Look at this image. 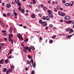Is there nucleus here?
I'll list each match as a JSON object with an SVG mask.
<instances>
[{
    "label": "nucleus",
    "mask_w": 74,
    "mask_h": 74,
    "mask_svg": "<svg viewBox=\"0 0 74 74\" xmlns=\"http://www.w3.org/2000/svg\"><path fill=\"white\" fill-rule=\"evenodd\" d=\"M17 37H18V38H19V39H21V41H22V40H23V39L22 38V35L18 33L17 34Z\"/></svg>",
    "instance_id": "nucleus-1"
},
{
    "label": "nucleus",
    "mask_w": 74,
    "mask_h": 74,
    "mask_svg": "<svg viewBox=\"0 0 74 74\" xmlns=\"http://www.w3.org/2000/svg\"><path fill=\"white\" fill-rule=\"evenodd\" d=\"M29 49V47H24L23 49V51L24 52H26L27 51H28V49Z\"/></svg>",
    "instance_id": "nucleus-2"
},
{
    "label": "nucleus",
    "mask_w": 74,
    "mask_h": 74,
    "mask_svg": "<svg viewBox=\"0 0 74 74\" xmlns=\"http://www.w3.org/2000/svg\"><path fill=\"white\" fill-rule=\"evenodd\" d=\"M64 22H66V23H68V24H70L71 22H72V21L71 20H69V21H66L65 20L64 21Z\"/></svg>",
    "instance_id": "nucleus-3"
},
{
    "label": "nucleus",
    "mask_w": 74,
    "mask_h": 74,
    "mask_svg": "<svg viewBox=\"0 0 74 74\" xmlns=\"http://www.w3.org/2000/svg\"><path fill=\"white\" fill-rule=\"evenodd\" d=\"M64 18L66 20H69L70 19V17L69 16H65Z\"/></svg>",
    "instance_id": "nucleus-4"
},
{
    "label": "nucleus",
    "mask_w": 74,
    "mask_h": 74,
    "mask_svg": "<svg viewBox=\"0 0 74 74\" xmlns=\"http://www.w3.org/2000/svg\"><path fill=\"white\" fill-rule=\"evenodd\" d=\"M42 25L44 26H46L47 25V23L45 21H44L42 23Z\"/></svg>",
    "instance_id": "nucleus-5"
},
{
    "label": "nucleus",
    "mask_w": 74,
    "mask_h": 74,
    "mask_svg": "<svg viewBox=\"0 0 74 74\" xmlns=\"http://www.w3.org/2000/svg\"><path fill=\"white\" fill-rule=\"evenodd\" d=\"M69 5L70 6H72L73 5V1H71L70 2Z\"/></svg>",
    "instance_id": "nucleus-6"
},
{
    "label": "nucleus",
    "mask_w": 74,
    "mask_h": 74,
    "mask_svg": "<svg viewBox=\"0 0 74 74\" xmlns=\"http://www.w3.org/2000/svg\"><path fill=\"white\" fill-rule=\"evenodd\" d=\"M4 60L2 59L0 61V64H3L4 63V62H4Z\"/></svg>",
    "instance_id": "nucleus-7"
},
{
    "label": "nucleus",
    "mask_w": 74,
    "mask_h": 74,
    "mask_svg": "<svg viewBox=\"0 0 74 74\" xmlns=\"http://www.w3.org/2000/svg\"><path fill=\"white\" fill-rule=\"evenodd\" d=\"M66 16V13L64 12H62V16Z\"/></svg>",
    "instance_id": "nucleus-8"
},
{
    "label": "nucleus",
    "mask_w": 74,
    "mask_h": 74,
    "mask_svg": "<svg viewBox=\"0 0 74 74\" xmlns=\"http://www.w3.org/2000/svg\"><path fill=\"white\" fill-rule=\"evenodd\" d=\"M58 14L59 15H60V16H62V12H61L59 11L58 12Z\"/></svg>",
    "instance_id": "nucleus-9"
},
{
    "label": "nucleus",
    "mask_w": 74,
    "mask_h": 74,
    "mask_svg": "<svg viewBox=\"0 0 74 74\" xmlns=\"http://www.w3.org/2000/svg\"><path fill=\"white\" fill-rule=\"evenodd\" d=\"M9 38H12L13 37V34H11L9 35Z\"/></svg>",
    "instance_id": "nucleus-10"
},
{
    "label": "nucleus",
    "mask_w": 74,
    "mask_h": 74,
    "mask_svg": "<svg viewBox=\"0 0 74 74\" xmlns=\"http://www.w3.org/2000/svg\"><path fill=\"white\" fill-rule=\"evenodd\" d=\"M9 38V41L10 42L11 41V42L12 44H13V40H12V39H11V38Z\"/></svg>",
    "instance_id": "nucleus-11"
},
{
    "label": "nucleus",
    "mask_w": 74,
    "mask_h": 74,
    "mask_svg": "<svg viewBox=\"0 0 74 74\" xmlns=\"http://www.w3.org/2000/svg\"><path fill=\"white\" fill-rule=\"evenodd\" d=\"M49 16L50 18H52L53 16V14H49Z\"/></svg>",
    "instance_id": "nucleus-12"
},
{
    "label": "nucleus",
    "mask_w": 74,
    "mask_h": 74,
    "mask_svg": "<svg viewBox=\"0 0 74 74\" xmlns=\"http://www.w3.org/2000/svg\"><path fill=\"white\" fill-rule=\"evenodd\" d=\"M7 69L6 68H3V72H5L7 71Z\"/></svg>",
    "instance_id": "nucleus-13"
},
{
    "label": "nucleus",
    "mask_w": 74,
    "mask_h": 74,
    "mask_svg": "<svg viewBox=\"0 0 74 74\" xmlns=\"http://www.w3.org/2000/svg\"><path fill=\"white\" fill-rule=\"evenodd\" d=\"M6 6H7V8H10L11 7V5L10 4H7L6 5Z\"/></svg>",
    "instance_id": "nucleus-14"
},
{
    "label": "nucleus",
    "mask_w": 74,
    "mask_h": 74,
    "mask_svg": "<svg viewBox=\"0 0 74 74\" xmlns=\"http://www.w3.org/2000/svg\"><path fill=\"white\" fill-rule=\"evenodd\" d=\"M31 48L32 51H34L35 50V48L33 46H31Z\"/></svg>",
    "instance_id": "nucleus-15"
},
{
    "label": "nucleus",
    "mask_w": 74,
    "mask_h": 74,
    "mask_svg": "<svg viewBox=\"0 0 74 74\" xmlns=\"http://www.w3.org/2000/svg\"><path fill=\"white\" fill-rule=\"evenodd\" d=\"M27 57L28 58H29V59H31L32 58V56H30L29 55H28L27 56Z\"/></svg>",
    "instance_id": "nucleus-16"
},
{
    "label": "nucleus",
    "mask_w": 74,
    "mask_h": 74,
    "mask_svg": "<svg viewBox=\"0 0 74 74\" xmlns=\"http://www.w3.org/2000/svg\"><path fill=\"white\" fill-rule=\"evenodd\" d=\"M15 3L17 4L19 3V0H15Z\"/></svg>",
    "instance_id": "nucleus-17"
},
{
    "label": "nucleus",
    "mask_w": 74,
    "mask_h": 74,
    "mask_svg": "<svg viewBox=\"0 0 74 74\" xmlns=\"http://www.w3.org/2000/svg\"><path fill=\"white\" fill-rule=\"evenodd\" d=\"M8 59H7L6 60H5V63H8Z\"/></svg>",
    "instance_id": "nucleus-18"
},
{
    "label": "nucleus",
    "mask_w": 74,
    "mask_h": 74,
    "mask_svg": "<svg viewBox=\"0 0 74 74\" xmlns=\"http://www.w3.org/2000/svg\"><path fill=\"white\" fill-rule=\"evenodd\" d=\"M31 17L32 18H35V15L33 14L31 16Z\"/></svg>",
    "instance_id": "nucleus-19"
},
{
    "label": "nucleus",
    "mask_w": 74,
    "mask_h": 74,
    "mask_svg": "<svg viewBox=\"0 0 74 74\" xmlns=\"http://www.w3.org/2000/svg\"><path fill=\"white\" fill-rule=\"evenodd\" d=\"M72 32V33H73V29H70V32H69V33H71Z\"/></svg>",
    "instance_id": "nucleus-20"
},
{
    "label": "nucleus",
    "mask_w": 74,
    "mask_h": 74,
    "mask_svg": "<svg viewBox=\"0 0 74 74\" xmlns=\"http://www.w3.org/2000/svg\"><path fill=\"white\" fill-rule=\"evenodd\" d=\"M20 11L22 13H24L25 12V10L23 9H21Z\"/></svg>",
    "instance_id": "nucleus-21"
},
{
    "label": "nucleus",
    "mask_w": 74,
    "mask_h": 74,
    "mask_svg": "<svg viewBox=\"0 0 74 74\" xmlns=\"http://www.w3.org/2000/svg\"><path fill=\"white\" fill-rule=\"evenodd\" d=\"M73 35H74V33L71 35H68V38H70V37H71L72 36H73Z\"/></svg>",
    "instance_id": "nucleus-22"
},
{
    "label": "nucleus",
    "mask_w": 74,
    "mask_h": 74,
    "mask_svg": "<svg viewBox=\"0 0 74 74\" xmlns=\"http://www.w3.org/2000/svg\"><path fill=\"white\" fill-rule=\"evenodd\" d=\"M61 7L60 6H58L57 7V8L58 10H60V9L61 8Z\"/></svg>",
    "instance_id": "nucleus-23"
},
{
    "label": "nucleus",
    "mask_w": 74,
    "mask_h": 74,
    "mask_svg": "<svg viewBox=\"0 0 74 74\" xmlns=\"http://www.w3.org/2000/svg\"><path fill=\"white\" fill-rule=\"evenodd\" d=\"M30 62H31L32 64H33V63H34V61L33 59H31L30 61Z\"/></svg>",
    "instance_id": "nucleus-24"
},
{
    "label": "nucleus",
    "mask_w": 74,
    "mask_h": 74,
    "mask_svg": "<svg viewBox=\"0 0 74 74\" xmlns=\"http://www.w3.org/2000/svg\"><path fill=\"white\" fill-rule=\"evenodd\" d=\"M35 73V71H34V70H33L32 71L31 74H34Z\"/></svg>",
    "instance_id": "nucleus-25"
},
{
    "label": "nucleus",
    "mask_w": 74,
    "mask_h": 74,
    "mask_svg": "<svg viewBox=\"0 0 74 74\" xmlns=\"http://www.w3.org/2000/svg\"><path fill=\"white\" fill-rule=\"evenodd\" d=\"M14 33H16V28L15 27H14Z\"/></svg>",
    "instance_id": "nucleus-26"
},
{
    "label": "nucleus",
    "mask_w": 74,
    "mask_h": 74,
    "mask_svg": "<svg viewBox=\"0 0 74 74\" xmlns=\"http://www.w3.org/2000/svg\"><path fill=\"white\" fill-rule=\"evenodd\" d=\"M46 18L47 21H49V17L48 16H47Z\"/></svg>",
    "instance_id": "nucleus-27"
},
{
    "label": "nucleus",
    "mask_w": 74,
    "mask_h": 74,
    "mask_svg": "<svg viewBox=\"0 0 74 74\" xmlns=\"http://www.w3.org/2000/svg\"><path fill=\"white\" fill-rule=\"evenodd\" d=\"M33 1V4H35L36 3V0H32Z\"/></svg>",
    "instance_id": "nucleus-28"
},
{
    "label": "nucleus",
    "mask_w": 74,
    "mask_h": 74,
    "mask_svg": "<svg viewBox=\"0 0 74 74\" xmlns=\"http://www.w3.org/2000/svg\"><path fill=\"white\" fill-rule=\"evenodd\" d=\"M28 38H27L24 40V42H27V41H28Z\"/></svg>",
    "instance_id": "nucleus-29"
},
{
    "label": "nucleus",
    "mask_w": 74,
    "mask_h": 74,
    "mask_svg": "<svg viewBox=\"0 0 74 74\" xmlns=\"http://www.w3.org/2000/svg\"><path fill=\"white\" fill-rule=\"evenodd\" d=\"M70 30V28H68V29H66V32H69Z\"/></svg>",
    "instance_id": "nucleus-30"
},
{
    "label": "nucleus",
    "mask_w": 74,
    "mask_h": 74,
    "mask_svg": "<svg viewBox=\"0 0 74 74\" xmlns=\"http://www.w3.org/2000/svg\"><path fill=\"white\" fill-rule=\"evenodd\" d=\"M10 71H9L8 70L7 71H6V74H10Z\"/></svg>",
    "instance_id": "nucleus-31"
},
{
    "label": "nucleus",
    "mask_w": 74,
    "mask_h": 74,
    "mask_svg": "<svg viewBox=\"0 0 74 74\" xmlns=\"http://www.w3.org/2000/svg\"><path fill=\"white\" fill-rule=\"evenodd\" d=\"M32 65H33H33L34 68H35V67H36V64H35V63H34L33 64H32Z\"/></svg>",
    "instance_id": "nucleus-32"
},
{
    "label": "nucleus",
    "mask_w": 74,
    "mask_h": 74,
    "mask_svg": "<svg viewBox=\"0 0 74 74\" xmlns=\"http://www.w3.org/2000/svg\"><path fill=\"white\" fill-rule=\"evenodd\" d=\"M69 5V3H66L65 4V5L66 6H68Z\"/></svg>",
    "instance_id": "nucleus-33"
},
{
    "label": "nucleus",
    "mask_w": 74,
    "mask_h": 74,
    "mask_svg": "<svg viewBox=\"0 0 74 74\" xmlns=\"http://www.w3.org/2000/svg\"><path fill=\"white\" fill-rule=\"evenodd\" d=\"M39 23H42V21L41 20H40V21H39Z\"/></svg>",
    "instance_id": "nucleus-34"
},
{
    "label": "nucleus",
    "mask_w": 74,
    "mask_h": 74,
    "mask_svg": "<svg viewBox=\"0 0 74 74\" xmlns=\"http://www.w3.org/2000/svg\"><path fill=\"white\" fill-rule=\"evenodd\" d=\"M7 15L8 16H10V15H11V13L9 12L8 13Z\"/></svg>",
    "instance_id": "nucleus-35"
},
{
    "label": "nucleus",
    "mask_w": 74,
    "mask_h": 74,
    "mask_svg": "<svg viewBox=\"0 0 74 74\" xmlns=\"http://www.w3.org/2000/svg\"><path fill=\"white\" fill-rule=\"evenodd\" d=\"M14 15H15V16H17V15H18V14H17V13L15 12H14Z\"/></svg>",
    "instance_id": "nucleus-36"
},
{
    "label": "nucleus",
    "mask_w": 74,
    "mask_h": 74,
    "mask_svg": "<svg viewBox=\"0 0 74 74\" xmlns=\"http://www.w3.org/2000/svg\"><path fill=\"white\" fill-rule=\"evenodd\" d=\"M29 63H30V61H29V60H27V63L28 64H29Z\"/></svg>",
    "instance_id": "nucleus-37"
},
{
    "label": "nucleus",
    "mask_w": 74,
    "mask_h": 74,
    "mask_svg": "<svg viewBox=\"0 0 74 74\" xmlns=\"http://www.w3.org/2000/svg\"><path fill=\"white\" fill-rule=\"evenodd\" d=\"M56 37V35L53 36H52V38H53V39H55V38Z\"/></svg>",
    "instance_id": "nucleus-38"
},
{
    "label": "nucleus",
    "mask_w": 74,
    "mask_h": 74,
    "mask_svg": "<svg viewBox=\"0 0 74 74\" xmlns=\"http://www.w3.org/2000/svg\"><path fill=\"white\" fill-rule=\"evenodd\" d=\"M17 4H18V6H21V3L19 2L18 3H17Z\"/></svg>",
    "instance_id": "nucleus-39"
},
{
    "label": "nucleus",
    "mask_w": 74,
    "mask_h": 74,
    "mask_svg": "<svg viewBox=\"0 0 74 74\" xmlns=\"http://www.w3.org/2000/svg\"><path fill=\"white\" fill-rule=\"evenodd\" d=\"M28 48H29V50H28L29 52H30V51H31V48H30V47H29Z\"/></svg>",
    "instance_id": "nucleus-40"
},
{
    "label": "nucleus",
    "mask_w": 74,
    "mask_h": 74,
    "mask_svg": "<svg viewBox=\"0 0 74 74\" xmlns=\"http://www.w3.org/2000/svg\"><path fill=\"white\" fill-rule=\"evenodd\" d=\"M8 71H9L10 72H11V71H12V69H10L9 70H8Z\"/></svg>",
    "instance_id": "nucleus-41"
},
{
    "label": "nucleus",
    "mask_w": 74,
    "mask_h": 74,
    "mask_svg": "<svg viewBox=\"0 0 74 74\" xmlns=\"http://www.w3.org/2000/svg\"><path fill=\"white\" fill-rule=\"evenodd\" d=\"M47 12H49V14H51V11L50 10H48L47 11Z\"/></svg>",
    "instance_id": "nucleus-42"
},
{
    "label": "nucleus",
    "mask_w": 74,
    "mask_h": 74,
    "mask_svg": "<svg viewBox=\"0 0 74 74\" xmlns=\"http://www.w3.org/2000/svg\"><path fill=\"white\" fill-rule=\"evenodd\" d=\"M42 19L44 20H45V19H46V17H45L44 16H43L42 17Z\"/></svg>",
    "instance_id": "nucleus-43"
},
{
    "label": "nucleus",
    "mask_w": 74,
    "mask_h": 74,
    "mask_svg": "<svg viewBox=\"0 0 74 74\" xmlns=\"http://www.w3.org/2000/svg\"><path fill=\"white\" fill-rule=\"evenodd\" d=\"M18 10H19V11H21V9H22V8H21V7H20L18 8Z\"/></svg>",
    "instance_id": "nucleus-44"
},
{
    "label": "nucleus",
    "mask_w": 74,
    "mask_h": 74,
    "mask_svg": "<svg viewBox=\"0 0 74 74\" xmlns=\"http://www.w3.org/2000/svg\"><path fill=\"white\" fill-rule=\"evenodd\" d=\"M3 35H4V36H7V34L6 33H3Z\"/></svg>",
    "instance_id": "nucleus-45"
},
{
    "label": "nucleus",
    "mask_w": 74,
    "mask_h": 74,
    "mask_svg": "<svg viewBox=\"0 0 74 74\" xmlns=\"http://www.w3.org/2000/svg\"><path fill=\"white\" fill-rule=\"evenodd\" d=\"M39 16L40 17H41L42 16V14H41L39 13Z\"/></svg>",
    "instance_id": "nucleus-46"
},
{
    "label": "nucleus",
    "mask_w": 74,
    "mask_h": 74,
    "mask_svg": "<svg viewBox=\"0 0 74 74\" xmlns=\"http://www.w3.org/2000/svg\"><path fill=\"white\" fill-rule=\"evenodd\" d=\"M29 65H30V66H31V67H33V65H31V62L29 61Z\"/></svg>",
    "instance_id": "nucleus-47"
},
{
    "label": "nucleus",
    "mask_w": 74,
    "mask_h": 74,
    "mask_svg": "<svg viewBox=\"0 0 74 74\" xmlns=\"http://www.w3.org/2000/svg\"><path fill=\"white\" fill-rule=\"evenodd\" d=\"M43 10H47V8L45 7H44L43 8Z\"/></svg>",
    "instance_id": "nucleus-48"
},
{
    "label": "nucleus",
    "mask_w": 74,
    "mask_h": 74,
    "mask_svg": "<svg viewBox=\"0 0 74 74\" xmlns=\"http://www.w3.org/2000/svg\"><path fill=\"white\" fill-rule=\"evenodd\" d=\"M1 25L3 26V27H5V25L3 23H2L1 24Z\"/></svg>",
    "instance_id": "nucleus-49"
},
{
    "label": "nucleus",
    "mask_w": 74,
    "mask_h": 74,
    "mask_svg": "<svg viewBox=\"0 0 74 74\" xmlns=\"http://www.w3.org/2000/svg\"><path fill=\"white\" fill-rule=\"evenodd\" d=\"M53 42V40H50V44H51Z\"/></svg>",
    "instance_id": "nucleus-50"
},
{
    "label": "nucleus",
    "mask_w": 74,
    "mask_h": 74,
    "mask_svg": "<svg viewBox=\"0 0 74 74\" xmlns=\"http://www.w3.org/2000/svg\"><path fill=\"white\" fill-rule=\"evenodd\" d=\"M2 33H6V31L5 30L2 31Z\"/></svg>",
    "instance_id": "nucleus-51"
},
{
    "label": "nucleus",
    "mask_w": 74,
    "mask_h": 74,
    "mask_svg": "<svg viewBox=\"0 0 74 74\" xmlns=\"http://www.w3.org/2000/svg\"><path fill=\"white\" fill-rule=\"evenodd\" d=\"M62 3L64 4H65V1L64 0H63L62 1Z\"/></svg>",
    "instance_id": "nucleus-52"
},
{
    "label": "nucleus",
    "mask_w": 74,
    "mask_h": 74,
    "mask_svg": "<svg viewBox=\"0 0 74 74\" xmlns=\"http://www.w3.org/2000/svg\"><path fill=\"white\" fill-rule=\"evenodd\" d=\"M49 26L50 27H53V25L52 24H51Z\"/></svg>",
    "instance_id": "nucleus-53"
},
{
    "label": "nucleus",
    "mask_w": 74,
    "mask_h": 74,
    "mask_svg": "<svg viewBox=\"0 0 74 74\" xmlns=\"http://www.w3.org/2000/svg\"><path fill=\"white\" fill-rule=\"evenodd\" d=\"M10 30H13V29L12 27H10Z\"/></svg>",
    "instance_id": "nucleus-54"
},
{
    "label": "nucleus",
    "mask_w": 74,
    "mask_h": 74,
    "mask_svg": "<svg viewBox=\"0 0 74 74\" xmlns=\"http://www.w3.org/2000/svg\"><path fill=\"white\" fill-rule=\"evenodd\" d=\"M35 11L36 12H38V9H36Z\"/></svg>",
    "instance_id": "nucleus-55"
},
{
    "label": "nucleus",
    "mask_w": 74,
    "mask_h": 74,
    "mask_svg": "<svg viewBox=\"0 0 74 74\" xmlns=\"http://www.w3.org/2000/svg\"><path fill=\"white\" fill-rule=\"evenodd\" d=\"M54 11L55 12H57V10H56V9L55 8L54 10Z\"/></svg>",
    "instance_id": "nucleus-56"
},
{
    "label": "nucleus",
    "mask_w": 74,
    "mask_h": 74,
    "mask_svg": "<svg viewBox=\"0 0 74 74\" xmlns=\"http://www.w3.org/2000/svg\"><path fill=\"white\" fill-rule=\"evenodd\" d=\"M25 70L26 71H27L28 70V68L26 67L25 68Z\"/></svg>",
    "instance_id": "nucleus-57"
},
{
    "label": "nucleus",
    "mask_w": 74,
    "mask_h": 74,
    "mask_svg": "<svg viewBox=\"0 0 74 74\" xmlns=\"http://www.w3.org/2000/svg\"><path fill=\"white\" fill-rule=\"evenodd\" d=\"M19 26L22 27V26H23V25H22V24H21L19 25Z\"/></svg>",
    "instance_id": "nucleus-58"
},
{
    "label": "nucleus",
    "mask_w": 74,
    "mask_h": 74,
    "mask_svg": "<svg viewBox=\"0 0 74 74\" xmlns=\"http://www.w3.org/2000/svg\"><path fill=\"white\" fill-rule=\"evenodd\" d=\"M63 20H60V22H63Z\"/></svg>",
    "instance_id": "nucleus-59"
},
{
    "label": "nucleus",
    "mask_w": 74,
    "mask_h": 74,
    "mask_svg": "<svg viewBox=\"0 0 74 74\" xmlns=\"http://www.w3.org/2000/svg\"><path fill=\"white\" fill-rule=\"evenodd\" d=\"M29 6L30 8H32V5H29Z\"/></svg>",
    "instance_id": "nucleus-60"
},
{
    "label": "nucleus",
    "mask_w": 74,
    "mask_h": 74,
    "mask_svg": "<svg viewBox=\"0 0 74 74\" xmlns=\"http://www.w3.org/2000/svg\"><path fill=\"white\" fill-rule=\"evenodd\" d=\"M49 29V28H48V27H46L45 28V29L46 30H47V29Z\"/></svg>",
    "instance_id": "nucleus-61"
},
{
    "label": "nucleus",
    "mask_w": 74,
    "mask_h": 74,
    "mask_svg": "<svg viewBox=\"0 0 74 74\" xmlns=\"http://www.w3.org/2000/svg\"><path fill=\"white\" fill-rule=\"evenodd\" d=\"M55 3L56 4H57V5L58 4V2H57V1H56Z\"/></svg>",
    "instance_id": "nucleus-62"
},
{
    "label": "nucleus",
    "mask_w": 74,
    "mask_h": 74,
    "mask_svg": "<svg viewBox=\"0 0 74 74\" xmlns=\"http://www.w3.org/2000/svg\"><path fill=\"white\" fill-rule=\"evenodd\" d=\"M3 16L4 17L6 16V14H3Z\"/></svg>",
    "instance_id": "nucleus-63"
},
{
    "label": "nucleus",
    "mask_w": 74,
    "mask_h": 74,
    "mask_svg": "<svg viewBox=\"0 0 74 74\" xmlns=\"http://www.w3.org/2000/svg\"><path fill=\"white\" fill-rule=\"evenodd\" d=\"M4 40H7V39L6 38H4Z\"/></svg>",
    "instance_id": "nucleus-64"
}]
</instances>
